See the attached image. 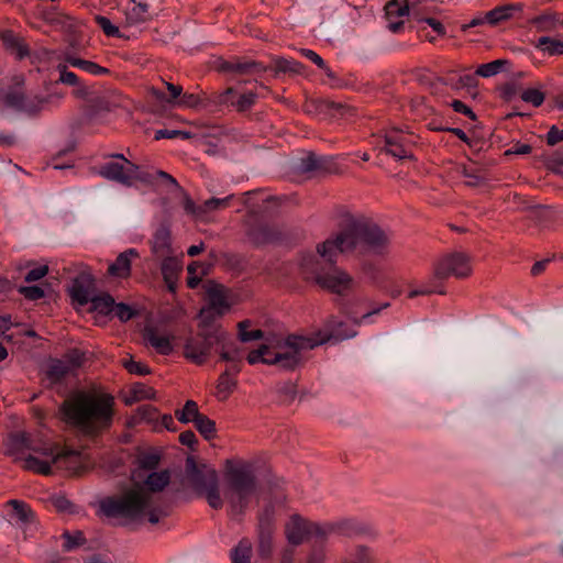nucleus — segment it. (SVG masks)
Listing matches in <instances>:
<instances>
[{
    "label": "nucleus",
    "instance_id": "nucleus-1",
    "mask_svg": "<svg viewBox=\"0 0 563 563\" xmlns=\"http://www.w3.org/2000/svg\"><path fill=\"white\" fill-rule=\"evenodd\" d=\"M335 218L340 232L318 244L317 252L321 257L331 261L339 253H362L364 249H368L380 254L388 249V234L365 214L339 207Z\"/></svg>",
    "mask_w": 563,
    "mask_h": 563
},
{
    "label": "nucleus",
    "instance_id": "nucleus-2",
    "mask_svg": "<svg viewBox=\"0 0 563 563\" xmlns=\"http://www.w3.org/2000/svg\"><path fill=\"white\" fill-rule=\"evenodd\" d=\"M114 405L110 394L79 390L65 399L59 410L67 424L85 435L96 437L111 428Z\"/></svg>",
    "mask_w": 563,
    "mask_h": 563
},
{
    "label": "nucleus",
    "instance_id": "nucleus-3",
    "mask_svg": "<svg viewBox=\"0 0 563 563\" xmlns=\"http://www.w3.org/2000/svg\"><path fill=\"white\" fill-rule=\"evenodd\" d=\"M170 481L168 471L153 472L145 479V487L134 484L132 488L118 497L101 501L100 508L107 517L123 518L131 521L147 517L148 522L155 525L167 512L152 506V494L162 492Z\"/></svg>",
    "mask_w": 563,
    "mask_h": 563
},
{
    "label": "nucleus",
    "instance_id": "nucleus-4",
    "mask_svg": "<svg viewBox=\"0 0 563 563\" xmlns=\"http://www.w3.org/2000/svg\"><path fill=\"white\" fill-rule=\"evenodd\" d=\"M224 498L232 517H241L256 495L257 482L252 466L245 462H225Z\"/></svg>",
    "mask_w": 563,
    "mask_h": 563
},
{
    "label": "nucleus",
    "instance_id": "nucleus-5",
    "mask_svg": "<svg viewBox=\"0 0 563 563\" xmlns=\"http://www.w3.org/2000/svg\"><path fill=\"white\" fill-rule=\"evenodd\" d=\"M335 257L331 261L323 257L329 262L324 264L314 255L303 256L300 262V274L306 282L313 283L332 294L345 296L352 290L354 279L347 272L334 265Z\"/></svg>",
    "mask_w": 563,
    "mask_h": 563
},
{
    "label": "nucleus",
    "instance_id": "nucleus-6",
    "mask_svg": "<svg viewBox=\"0 0 563 563\" xmlns=\"http://www.w3.org/2000/svg\"><path fill=\"white\" fill-rule=\"evenodd\" d=\"M328 335H296L289 334L284 339L271 340V358L267 365H276L285 371H294L305 362L303 353L323 344Z\"/></svg>",
    "mask_w": 563,
    "mask_h": 563
},
{
    "label": "nucleus",
    "instance_id": "nucleus-7",
    "mask_svg": "<svg viewBox=\"0 0 563 563\" xmlns=\"http://www.w3.org/2000/svg\"><path fill=\"white\" fill-rule=\"evenodd\" d=\"M186 476L197 495L205 497L212 509L223 507L218 473L212 466L198 464L194 456H188L186 459Z\"/></svg>",
    "mask_w": 563,
    "mask_h": 563
},
{
    "label": "nucleus",
    "instance_id": "nucleus-8",
    "mask_svg": "<svg viewBox=\"0 0 563 563\" xmlns=\"http://www.w3.org/2000/svg\"><path fill=\"white\" fill-rule=\"evenodd\" d=\"M222 341L223 329L208 325L201 321L199 331L195 335L187 338L184 345V355L194 364L202 365L208 361L212 350L217 351L218 342Z\"/></svg>",
    "mask_w": 563,
    "mask_h": 563
},
{
    "label": "nucleus",
    "instance_id": "nucleus-9",
    "mask_svg": "<svg viewBox=\"0 0 563 563\" xmlns=\"http://www.w3.org/2000/svg\"><path fill=\"white\" fill-rule=\"evenodd\" d=\"M107 157L120 159L123 163H104L100 166L98 172L101 177L125 187H131L136 181L143 184H151L153 181V175L151 173L142 170L139 165L129 161L123 154L112 153L107 155Z\"/></svg>",
    "mask_w": 563,
    "mask_h": 563
},
{
    "label": "nucleus",
    "instance_id": "nucleus-10",
    "mask_svg": "<svg viewBox=\"0 0 563 563\" xmlns=\"http://www.w3.org/2000/svg\"><path fill=\"white\" fill-rule=\"evenodd\" d=\"M472 273L470 256L454 252L441 256L434 264L433 279L443 280L449 277L465 278Z\"/></svg>",
    "mask_w": 563,
    "mask_h": 563
},
{
    "label": "nucleus",
    "instance_id": "nucleus-11",
    "mask_svg": "<svg viewBox=\"0 0 563 563\" xmlns=\"http://www.w3.org/2000/svg\"><path fill=\"white\" fill-rule=\"evenodd\" d=\"M26 450L40 456H45L53 453V445L35 442L25 432H15L8 437L5 441V453L8 455H19Z\"/></svg>",
    "mask_w": 563,
    "mask_h": 563
},
{
    "label": "nucleus",
    "instance_id": "nucleus-12",
    "mask_svg": "<svg viewBox=\"0 0 563 563\" xmlns=\"http://www.w3.org/2000/svg\"><path fill=\"white\" fill-rule=\"evenodd\" d=\"M46 456L52 457V462L57 468L66 470L71 475H80L86 468V459L78 451H58L57 446L53 445V453Z\"/></svg>",
    "mask_w": 563,
    "mask_h": 563
},
{
    "label": "nucleus",
    "instance_id": "nucleus-13",
    "mask_svg": "<svg viewBox=\"0 0 563 563\" xmlns=\"http://www.w3.org/2000/svg\"><path fill=\"white\" fill-rule=\"evenodd\" d=\"M273 515L265 510L257 525V553L262 559H268L273 553Z\"/></svg>",
    "mask_w": 563,
    "mask_h": 563
},
{
    "label": "nucleus",
    "instance_id": "nucleus-14",
    "mask_svg": "<svg viewBox=\"0 0 563 563\" xmlns=\"http://www.w3.org/2000/svg\"><path fill=\"white\" fill-rule=\"evenodd\" d=\"M217 352L220 355V360L230 363L229 368L232 369L233 374H238L241 371V362L243 360V351L236 345L227 331L223 330V341L218 342Z\"/></svg>",
    "mask_w": 563,
    "mask_h": 563
},
{
    "label": "nucleus",
    "instance_id": "nucleus-15",
    "mask_svg": "<svg viewBox=\"0 0 563 563\" xmlns=\"http://www.w3.org/2000/svg\"><path fill=\"white\" fill-rule=\"evenodd\" d=\"M384 10L388 30L393 33L400 32L405 24L404 18L408 16L410 12L408 1L405 0L400 3L398 0H389Z\"/></svg>",
    "mask_w": 563,
    "mask_h": 563
},
{
    "label": "nucleus",
    "instance_id": "nucleus-16",
    "mask_svg": "<svg viewBox=\"0 0 563 563\" xmlns=\"http://www.w3.org/2000/svg\"><path fill=\"white\" fill-rule=\"evenodd\" d=\"M230 305L227 299L225 290L223 287H212L208 290V306L201 309L200 318L202 322L207 323L209 314L214 312L218 316H222L229 310Z\"/></svg>",
    "mask_w": 563,
    "mask_h": 563
},
{
    "label": "nucleus",
    "instance_id": "nucleus-17",
    "mask_svg": "<svg viewBox=\"0 0 563 563\" xmlns=\"http://www.w3.org/2000/svg\"><path fill=\"white\" fill-rule=\"evenodd\" d=\"M310 520L292 515L285 526L287 541L292 545H299L309 537Z\"/></svg>",
    "mask_w": 563,
    "mask_h": 563
},
{
    "label": "nucleus",
    "instance_id": "nucleus-18",
    "mask_svg": "<svg viewBox=\"0 0 563 563\" xmlns=\"http://www.w3.org/2000/svg\"><path fill=\"white\" fill-rule=\"evenodd\" d=\"M384 140V150L387 154L398 159L411 158V154L407 148L401 130L393 128L385 133Z\"/></svg>",
    "mask_w": 563,
    "mask_h": 563
},
{
    "label": "nucleus",
    "instance_id": "nucleus-19",
    "mask_svg": "<svg viewBox=\"0 0 563 563\" xmlns=\"http://www.w3.org/2000/svg\"><path fill=\"white\" fill-rule=\"evenodd\" d=\"M151 251L156 257H167L173 254L170 229L166 224L159 225L151 240Z\"/></svg>",
    "mask_w": 563,
    "mask_h": 563
},
{
    "label": "nucleus",
    "instance_id": "nucleus-20",
    "mask_svg": "<svg viewBox=\"0 0 563 563\" xmlns=\"http://www.w3.org/2000/svg\"><path fill=\"white\" fill-rule=\"evenodd\" d=\"M161 273L163 279L169 291L175 292L177 287L178 276L181 272V261L174 254L167 255V257H159Z\"/></svg>",
    "mask_w": 563,
    "mask_h": 563
},
{
    "label": "nucleus",
    "instance_id": "nucleus-21",
    "mask_svg": "<svg viewBox=\"0 0 563 563\" xmlns=\"http://www.w3.org/2000/svg\"><path fill=\"white\" fill-rule=\"evenodd\" d=\"M137 257L139 252L135 249H129L120 253L115 261L109 265L108 275L117 278L130 277L132 260Z\"/></svg>",
    "mask_w": 563,
    "mask_h": 563
},
{
    "label": "nucleus",
    "instance_id": "nucleus-22",
    "mask_svg": "<svg viewBox=\"0 0 563 563\" xmlns=\"http://www.w3.org/2000/svg\"><path fill=\"white\" fill-rule=\"evenodd\" d=\"M235 93L234 89L233 88H228L227 90H224L223 92H221L220 95L217 96V99L214 100V103H218V104H232L233 107H235V109L239 111V112H244L246 110H249L255 102L256 100V93L254 92H247V93H243V95H240L236 100H231V96H233Z\"/></svg>",
    "mask_w": 563,
    "mask_h": 563
},
{
    "label": "nucleus",
    "instance_id": "nucleus-23",
    "mask_svg": "<svg viewBox=\"0 0 563 563\" xmlns=\"http://www.w3.org/2000/svg\"><path fill=\"white\" fill-rule=\"evenodd\" d=\"M282 238V231L276 225L261 224L250 232V239L257 245L274 243Z\"/></svg>",
    "mask_w": 563,
    "mask_h": 563
},
{
    "label": "nucleus",
    "instance_id": "nucleus-24",
    "mask_svg": "<svg viewBox=\"0 0 563 563\" xmlns=\"http://www.w3.org/2000/svg\"><path fill=\"white\" fill-rule=\"evenodd\" d=\"M528 23L538 32H553L560 24V16L556 12L544 11L540 15L531 18Z\"/></svg>",
    "mask_w": 563,
    "mask_h": 563
},
{
    "label": "nucleus",
    "instance_id": "nucleus-25",
    "mask_svg": "<svg viewBox=\"0 0 563 563\" xmlns=\"http://www.w3.org/2000/svg\"><path fill=\"white\" fill-rule=\"evenodd\" d=\"M144 339L151 346L163 355H168L173 352L170 339L167 335H161L153 328L145 329Z\"/></svg>",
    "mask_w": 563,
    "mask_h": 563
},
{
    "label": "nucleus",
    "instance_id": "nucleus-26",
    "mask_svg": "<svg viewBox=\"0 0 563 563\" xmlns=\"http://www.w3.org/2000/svg\"><path fill=\"white\" fill-rule=\"evenodd\" d=\"M42 457L43 459L30 454L22 459V467L26 471H31L41 475H49L52 473V466L54 465L52 457Z\"/></svg>",
    "mask_w": 563,
    "mask_h": 563
},
{
    "label": "nucleus",
    "instance_id": "nucleus-27",
    "mask_svg": "<svg viewBox=\"0 0 563 563\" xmlns=\"http://www.w3.org/2000/svg\"><path fill=\"white\" fill-rule=\"evenodd\" d=\"M232 369H225L218 378L216 386V396L219 400L224 401L233 393L236 386V380L232 378Z\"/></svg>",
    "mask_w": 563,
    "mask_h": 563
},
{
    "label": "nucleus",
    "instance_id": "nucleus-28",
    "mask_svg": "<svg viewBox=\"0 0 563 563\" xmlns=\"http://www.w3.org/2000/svg\"><path fill=\"white\" fill-rule=\"evenodd\" d=\"M515 10L521 11L522 10V4H520V3H511V4H506V5L497 7V8L493 9V10L488 11L486 13V15H485V19H486V21L489 24L496 25L499 22L505 21V20L511 18L512 12Z\"/></svg>",
    "mask_w": 563,
    "mask_h": 563
},
{
    "label": "nucleus",
    "instance_id": "nucleus-29",
    "mask_svg": "<svg viewBox=\"0 0 563 563\" xmlns=\"http://www.w3.org/2000/svg\"><path fill=\"white\" fill-rule=\"evenodd\" d=\"M2 41L8 48L13 51L19 59H22L30 54L29 47L24 40L16 36L12 31L3 32Z\"/></svg>",
    "mask_w": 563,
    "mask_h": 563
},
{
    "label": "nucleus",
    "instance_id": "nucleus-30",
    "mask_svg": "<svg viewBox=\"0 0 563 563\" xmlns=\"http://www.w3.org/2000/svg\"><path fill=\"white\" fill-rule=\"evenodd\" d=\"M131 8L126 11V22L129 24L144 23L151 19L147 3L135 2V0H131Z\"/></svg>",
    "mask_w": 563,
    "mask_h": 563
},
{
    "label": "nucleus",
    "instance_id": "nucleus-31",
    "mask_svg": "<svg viewBox=\"0 0 563 563\" xmlns=\"http://www.w3.org/2000/svg\"><path fill=\"white\" fill-rule=\"evenodd\" d=\"M73 374L69 367L67 366V362H65L63 358L60 360H53L46 369V377L47 379L53 383H60L64 378H66L68 375Z\"/></svg>",
    "mask_w": 563,
    "mask_h": 563
},
{
    "label": "nucleus",
    "instance_id": "nucleus-32",
    "mask_svg": "<svg viewBox=\"0 0 563 563\" xmlns=\"http://www.w3.org/2000/svg\"><path fill=\"white\" fill-rule=\"evenodd\" d=\"M252 550L251 540L242 538L231 551L232 563H251Z\"/></svg>",
    "mask_w": 563,
    "mask_h": 563
},
{
    "label": "nucleus",
    "instance_id": "nucleus-33",
    "mask_svg": "<svg viewBox=\"0 0 563 563\" xmlns=\"http://www.w3.org/2000/svg\"><path fill=\"white\" fill-rule=\"evenodd\" d=\"M66 62L70 64L74 67H78L82 69L84 71L91 74V75H107L110 73V70L106 67H102L93 62L81 59L74 56H66Z\"/></svg>",
    "mask_w": 563,
    "mask_h": 563
},
{
    "label": "nucleus",
    "instance_id": "nucleus-34",
    "mask_svg": "<svg viewBox=\"0 0 563 563\" xmlns=\"http://www.w3.org/2000/svg\"><path fill=\"white\" fill-rule=\"evenodd\" d=\"M200 415L198 404L195 400H187L181 409L175 410V417L181 423H195Z\"/></svg>",
    "mask_w": 563,
    "mask_h": 563
},
{
    "label": "nucleus",
    "instance_id": "nucleus-35",
    "mask_svg": "<svg viewBox=\"0 0 563 563\" xmlns=\"http://www.w3.org/2000/svg\"><path fill=\"white\" fill-rule=\"evenodd\" d=\"M344 106L328 99L310 100L305 104V111L307 113H319L330 110H341Z\"/></svg>",
    "mask_w": 563,
    "mask_h": 563
},
{
    "label": "nucleus",
    "instance_id": "nucleus-36",
    "mask_svg": "<svg viewBox=\"0 0 563 563\" xmlns=\"http://www.w3.org/2000/svg\"><path fill=\"white\" fill-rule=\"evenodd\" d=\"M536 47L551 56L563 55V41L550 36H542L536 43Z\"/></svg>",
    "mask_w": 563,
    "mask_h": 563
},
{
    "label": "nucleus",
    "instance_id": "nucleus-37",
    "mask_svg": "<svg viewBox=\"0 0 563 563\" xmlns=\"http://www.w3.org/2000/svg\"><path fill=\"white\" fill-rule=\"evenodd\" d=\"M167 90L169 91V97L166 98L165 93L154 87L150 89V93L153 98H155L157 101H167L169 103H173L176 101V99H180L183 95V87L179 85H174L170 82H166Z\"/></svg>",
    "mask_w": 563,
    "mask_h": 563
},
{
    "label": "nucleus",
    "instance_id": "nucleus-38",
    "mask_svg": "<svg viewBox=\"0 0 563 563\" xmlns=\"http://www.w3.org/2000/svg\"><path fill=\"white\" fill-rule=\"evenodd\" d=\"M198 432L206 439L211 440L216 438L217 429L216 422L208 416L201 413L197 421L194 423Z\"/></svg>",
    "mask_w": 563,
    "mask_h": 563
},
{
    "label": "nucleus",
    "instance_id": "nucleus-39",
    "mask_svg": "<svg viewBox=\"0 0 563 563\" xmlns=\"http://www.w3.org/2000/svg\"><path fill=\"white\" fill-rule=\"evenodd\" d=\"M70 297L74 301H77L80 306L87 305L90 298V291L88 287L84 284L82 279H75L71 288H70Z\"/></svg>",
    "mask_w": 563,
    "mask_h": 563
},
{
    "label": "nucleus",
    "instance_id": "nucleus-40",
    "mask_svg": "<svg viewBox=\"0 0 563 563\" xmlns=\"http://www.w3.org/2000/svg\"><path fill=\"white\" fill-rule=\"evenodd\" d=\"M90 302L91 310L97 311L101 314H108L111 311H113L114 308V299L109 294L92 297Z\"/></svg>",
    "mask_w": 563,
    "mask_h": 563
},
{
    "label": "nucleus",
    "instance_id": "nucleus-41",
    "mask_svg": "<svg viewBox=\"0 0 563 563\" xmlns=\"http://www.w3.org/2000/svg\"><path fill=\"white\" fill-rule=\"evenodd\" d=\"M334 534L352 536L360 531L358 525L353 519H340L331 521Z\"/></svg>",
    "mask_w": 563,
    "mask_h": 563
},
{
    "label": "nucleus",
    "instance_id": "nucleus-42",
    "mask_svg": "<svg viewBox=\"0 0 563 563\" xmlns=\"http://www.w3.org/2000/svg\"><path fill=\"white\" fill-rule=\"evenodd\" d=\"M271 356V341L265 344H262L258 349L251 351L246 360L249 364L254 365L257 363L267 364L266 360H269Z\"/></svg>",
    "mask_w": 563,
    "mask_h": 563
},
{
    "label": "nucleus",
    "instance_id": "nucleus-43",
    "mask_svg": "<svg viewBox=\"0 0 563 563\" xmlns=\"http://www.w3.org/2000/svg\"><path fill=\"white\" fill-rule=\"evenodd\" d=\"M276 71L280 73H295L298 74L302 70L303 65L299 62L287 59L284 57H277L273 62Z\"/></svg>",
    "mask_w": 563,
    "mask_h": 563
},
{
    "label": "nucleus",
    "instance_id": "nucleus-44",
    "mask_svg": "<svg viewBox=\"0 0 563 563\" xmlns=\"http://www.w3.org/2000/svg\"><path fill=\"white\" fill-rule=\"evenodd\" d=\"M13 509L15 517L22 522H29L33 518L31 508L23 501L11 499L8 501Z\"/></svg>",
    "mask_w": 563,
    "mask_h": 563
},
{
    "label": "nucleus",
    "instance_id": "nucleus-45",
    "mask_svg": "<svg viewBox=\"0 0 563 563\" xmlns=\"http://www.w3.org/2000/svg\"><path fill=\"white\" fill-rule=\"evenodd\" d=\"M331 534H334L331 522L319 523L310 521L309 537L312 536L324 541Z\"/></svg>",
    "mask_w": 563,
    "mask_h": 563
},
{
    "label": "nucleus",
    "instance_id": "nucleus-46",
    "mask_svg": "<svg viewBox=\"0 0 563 563\" xmlns=\"http://www.w3.org/2000/svg\"><path fill=\"white\" fill-rule=\"evenodd\" d=\"M4 103L16 110H29L26 98L21 91H9L4 96Z\"/></svg>",
    "mask_w": 563,
    "mask_h": 563
},
{
    "label": "nucleus",
    "instance_id": "nucleus-47",
    "mask_svg": "<svg viewBox=\"0 0 563 563\" xmlns=\"http://www.w3.org/2000/svg\"><path fill=\"white\" fill-rule=\"evenodd\" d=\"M508 62L506 59H496L490 63L482 64L476 69V75L487 78L497 75L501 67L507 64Z\"/></svg>",
    "mask_w": 563,
    "mask_h": 563
},
{
    "label": "nucleus",
    "instance_id": "nucleus-48",
    "mask_svg": "<svg viewBox=\"0 0 563 563\" xmlns=\"http://www.w3.org/2000/svg\"><path fill=\"white\" fill-rule=\"evenodd\" d=\"M232 195L224 198H210L202 203V217L211 211L222 210L230 206Z\"/></svg>",
    "mask_w": 563,
    "mask_h": 563
},
{
    "label": "nucleus",
    "instance_id": "nucleus-49",
    "mask_svg": "<svg viewBox=\"0 0 563 563\" xmlns=\"http://www.w3.org/2000/svg\"><path fill=\"white\" fill-rule=\"evenodd\" d=\"M239 338L242 342H250L254 340L263 339L264 332L260 329L247 331L246 328L250 327V321L244 320L239 323Z\"/></svg>",
    "mask_w": 563,
    "mask_h": 563
},
{
    "label": "nucleus",
    "instance_id": "nucleus-50",
    "mask_svg": "<svg viewBox=\"0 0 563 563\" xmlns=\"http://www.w3.org/2000/svg\"><path fill=\"white\" fill-rule=\"evenodd\" d=\"M177 104L185 108H206L207 103L205 99L201 98L200 95L195 93H183L180 99L177 101Z\"/></svg>",
    "mask_w": 563,
    "mask_h": 563
},
{
    "label": "nucleus",
    "instance_id": "nucleus-51",
    "mask_svg": "<svg viewBox=\"0 0 563 563\" xmlns=\"http://www.w3.org/2000/svg\"><path fill=\"white\" fill-rule=\"evenodd\" d=\"M63 360L67 362V366L74 373L77 368H79L85 361V353L80 350L74 349L67 352Z\"/></svg>",
    "mask_w": 563,
    "mask_h": 563
},
{
    "label": "nucleus",
    "instance_id": "nucleus-52",
    "mask_svg": "<svg viewBox=\"0 0 563 563\" xmlns=\"http://www.w3.org/2000/svg\"><path fill=\"white\" fill-rule=\"evenodd\" d=\"M95 22L98 24V26L103 31V33L107 36H112V37L121 36L119 27L113 25L112 22L107 16L96 15Z\"/></svg>",
    "mask_w": 563,
    "mask_h": 563
},
{
    "label": "nucleus",
    "instance_id": "nucleus-53",
    "mask_svg": "<svg viewBox=\"0 0 563 563\" xmlns=\"http://www.w3.org/2000/svg\"><path fill=\"white\" fill-rule=\"evenodd\" d=\"M521 99L525 102L531 103L534 107H540L543 103L545 96L539 89L529 88L522 91Z\"/></svg>",
    "mask_w": 563,
    "mask_h": 563
},
{
    "label": "nucleus",
    "instance_id": "nucleus-54",
    "mask_svg": "<svg viewBox=\"0 0 563 563\" xmlns=\"http://www.w3.org/2000/svg\"><path fill=\"white\" fill-rule=\"evenodd\" d=\"M63 538L65 539L63 547H64V550H66V551H70V550L84 544L86 541L82 532H80V531H75L73 534L69 532H65L63 534Z\"/></svg>",
    "mask_w": 563,
    "mask_h": 563
},
{
    "label": "nucleus",
    "instance_id": "nucleus-55",
    "mask_svg": "<svg viewBox=\"0 0 563 563\" xmlns=\"http://www.w3.org/2000/svg\"><path fill=\"white\" fill-rule=\"evenodd\" d=\"M320 156L310 152L305 157L300 158L299 169L302 173L317 172Z\"/></svg>",
    "mask_w": 563,
    "mask_h": 563
},
{
    "label": "nucleus",
    "instance_id": "nucleus-56",
    "mask_svg": "<svg viewBox=\"0 0 563 563\" xmlns=\"http://www.w3.org/2000/svg\"><path fill=\"white\" fill-rule=\"evenodd\" d=\"M317 172L327 174H338L340 172V168L333 157L320 156Z\"/></svg>",
    "mask_w": 563,
    "mask_h": 563
},
{
    "label": "nucleus",
    "instance_id": "nucleus-57",
    "mask_svg": "<svg viewBox=\"0 0 563 563\" xmlns=\"http://www.w3.org/2000/svg\"><path fill=\"white\" fill-rule=\"evenodd\" d=\"M157 417V410L151 405H143L136 409L135 419L139 421H152Z\"/></svg>",
    "mask_w": 563,
    "mask_h": 563
},
{
    "label": "nucleus",
    "instance_id": "nucleus-58",
    "mask_svg": "<svg viewBox=\"0 0 563 563\" xmlns=\"http://www.w3.org/2000/svg\"><path fill=\"white\" fill-rule=\"evenodd\" d=\"M18 290L27 300H38L45 296L44 289L40 286H21Z\"/></svg>",
    "mask_w": 563,
    "mask_h": 563
},
{
    "label": "nucleus",
    "instance_id": "nucleus-59",
    "mask_svg": "<svg viewBox=\"0 0 563 563\" xmlns=\"http://www.w3.org/2000/svg\"><path fill=\"white\" fill-rule=\"evenodd\" d=\"M57 70L59 73V81L69 85V86H77L79 80L75 73L68 71L67 66L64 64L57 65Z\"/></svg>",
    "mask_w": 563,
    "mask_h": 563
},
{
    "label": "nucleus",
    "instance_id": "nucleus-60",
    "mask_svg": "<svg viewBox=\"0 0 563 563\" xmlns=\"http://www.w3.org/2000/svg\"><path fill=\"white\" fill-rule=\"evenodd\" d=\"M375 559L372 551L365 545H358L355 550V560L346 563H374Z\"/></svg>",
    "mask_w": 563,
    "mask_h": 563
},
{
    "label": "nucleus",
    "instance_id": "nucleus-61",
    "mask_svg": "<svg viewBox=\"0 0 563 563\" xmlns=\"http://www.w3.org/2000/svg\"><path fill=\"white\" fill-rule=\"evenodd\" d=\"M183 207L188 214H191L196 218H202V205L197 206L190 196L186 192H184L183 197Z\"/></svg>",
    "mask_w": 563,
    "mask_h": 563
},
{
    "label": "nucleus",
    "instance_id": "nucleus-62",
    "mask_svg": "<svg viewBox=\"0 0 563 563\" xmlns=\"http://www.w3.org/2000/svg\"><path fill=\"white\" fill-rule=\"evenodd\" d=\"M264 68L260 63L256 62H240L235 60L234 73L249 74L253 71H262Z\"/></svg>",
    "mask_w": 563,
    "mask_h": 563
},
{
    "label": "nucleus",
    "instance_id": "nucleus-63",
    "mask_svg": "<svg viewBox=\"0 0 563 563\" xmlns=\"http://www.w3.org/2000/svg\"><path fill=\"white\" fill-rule=\"evenodd\" d=\"M461 174L463 177L466 178L465 184L470 187L479 186L484 181V178L481 175H478L474 170L466 168L465 166L461 168Z\"/></svg>",
    "mask_w": 563,
    "mask_h": 563
},
{
    "label": "nucleus",
    "instance_id": "nucleus-64",
    "mask_svg": "<svg viewBox=\"0 0 563 563\" xmlns=\"http://www.w3.org/2000/svg\"><path fill=\"white\" fill-rule=\"evenodd\" d=\"M549 169L555 173H563V155L560 152H554L547 161Z\"/></svg>",
    "mask_w": 563,
    "mask_h": 563
}]
</instances>
